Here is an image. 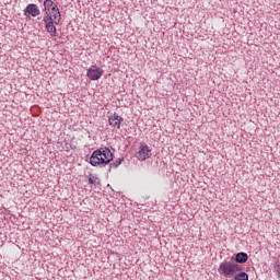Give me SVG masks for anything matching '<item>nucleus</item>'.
Returning a JSON list of instances; mask_svg holds the SVG:
<instances>
[{
  "label": "nucleus",
  "instance_id": "6",
  "mask_svg": "<svg viewBox=\"0 0 280 280\" xmlns=\"http://www.w3.org/2000/svg\"><path fill=\"white\" fill-rule=\"evenodd\" d=\"M152 156V150L148 145H141L138 151V161H145Z\"/></svg>",
  "mask_w": 280,
  "mask_h": 280
},
{
  "label": "nucleus",
  "instance_id": "8",
  "mask_svg": "<svg viewBox=\"0 0 280 280\" xmlns=\"http://www.w3.org/2000/svg\"><path fill=\"white\" fill-rule=\"evenodd\" d=\"M26 12L31 14V16H38L40 14V9L36 4H28L26 7Z\"/></svg>",
  "mask_w": 280,
  "mask_h": 280
},
{
  "label": "nucleus",
  "instance_id": "3",
  "mask_svg": "<svg viewBox=\"0 0 280 280\" xmlns=\"http://www.w3.org/2000/svg\"><path fill=\"white\" fill-rule=\"evenodd\" d=\"M44 12L46 14L44 18H54L56 21L61 19L58 5H56V3H54L51 0L44 1Z\"/></svg>",
  "mask_w": 280,
  "mask_h": 280
},
{
  "label": "nucleus",
  "instance_id": "11",
  "mask_svg": "<svg viewBox=\"0 0 280 280\" xmlns=\"http://www.w3.org/2000/svg\"><path fill=\"white\" fill-rule=\"evenodd\" d=\"M89 183L91 185H100V178L93 174L89 175Z\"/></svg>",
  "mask_w": 280,
  "mask_h": 280
},
{
  "label": "nucleus",
  "instance_id": "2",
  "mask_svg": "<svg viewBox=\"0 0 280 280\" xmlns=\"http://www.w3.org/2000/svg\"><path fill=\"white\" fill-rule=\"evenodd\" d=\"M241 270L242 268L240 267V265L233 261H223L220 264L218 272L226 279H233V277H235V275Z\"/></svg>",
  "mask_w": 280,
  "mask_h": 280
},
{
  "label": "nucleus",
  "instance_id": "5",
  "mask_svg": "<svg viewBox=\"0 0 280 280\" xmlns=\"http://www.w3.org/2000/svg\"><path fill=\"white\" fill-rule=\"evenodd\" d=\"M102 75H104V70H102V68H98L97 66H92L90 69H88L89 80H100Z\"/></svg>",
  "mask_w": 280,
  "mask_h": 280
},
{
  "label": "nucleus",
  "instance_id": "4",
  "mask_svg": "<svg viewBox=\"0 0 280 280\" xmlns=\"http://www.w3.org/2000/svg\"><path fill=\"white\" fill-rule=\"evenodd\" d=\"M43 22L45 24L46 32H48L50 36H56V26L54 25V23L58 25V23H60V19L55 20L54 18H44Z\"/></svg>",
  "mask_w": 280,
  "mask_h": 280
},
{
  "label": "nucleus",
  "instance_id": "7",
  "mask_svg": "<svg viewBox=\"0 0 280 280\" xmlns=\"http://www.w3.org/2000/svg\"><path fill=\"white\" fill-rule=\"evenodd\" d=\"M121 121H124V118L117 114H113L108 118L109 126H112V128H116L117 130L121 128Z\"/></svg>",
  "mask_w": 280,
  "mask_h": 280
},
{
  "label": "nucleus",
  "instance_id": "9",
  "mask_svg": "<svg viewBox=\"0 0 280 280\" xmlns=\"http://www.w3.org/2000/svg\"><path fill=\"white\" fill-rule=\"evenodd\" d=\"M236 264H246L248 261V254L246 253H238L235 256Z\"/></svg>",
  "mask_w": 280,
  "mask_h": 280
},
{
  "label": "nucleus",
  "instance_id": "10",
  "mask_svg": "<svg viewBox=\"0 0 280 280\" xmlns=\"http://www.w3.org/2000/svg\"><path fill=\"white\" fill-rule=\"evenodd\" d=\"M234 280H248V273L242 271L234 275Z\"/></svg>",
  "mask_w": 280,
  "mask_h": 280
},
{
  "label": "nucleus",
  "instance_id": "1",
  "mask_svg": "<svg viewBox=\"0 0 280 280\" xmlns=\"http://www.w3.org/2000/svg\"><path fill=\"white\" fill-rule=\"evenodd\" d=\"M113 161V152L108 148H101L94 151L90 158V165L97 167V165H108Z\"/></svg>",
  "mask_w": 280,
  "mask_h": 280
}]
</instances>
